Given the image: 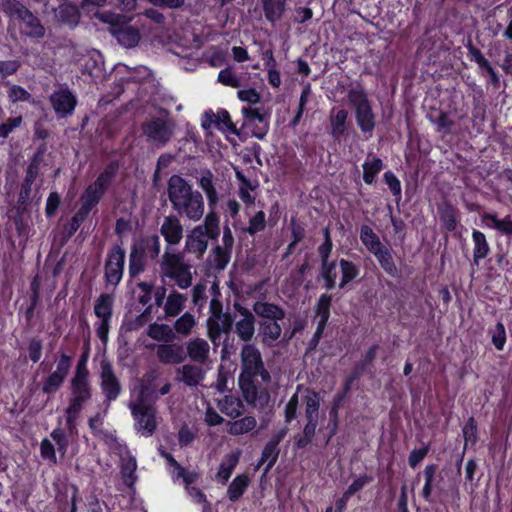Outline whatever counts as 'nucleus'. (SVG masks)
Segmentation results:
<instances>
[{"mask_svg":"<svg viewBox=\"0 0 512 512\" xmlns=\"http://www.w3.org/2000/svg\"><path fill=\"white\" fill-rule=\"evenodd\" d=\"M227 432L233 436L246 434L255 429L257 421L253 416H245L234 421H227Z\"/></svg>","mask_w":512,"mask_h":512,"instance_id":"obj_36","label":"nucleus"},{"mask_svg":"<svg viewBox=\"0 0 512 512\" xmlns=\"http://www.w3.org/2000/svg\"><path fill=\"white\" fill-rule=\"evenodd\" d=\"M489 334L491 335V342L493 346L498 351H502L507 339L504 324L500 321L497 322L493 328L489 329Z\"/></svg>","mask_w":512,"mask_h":512,"instance_id":"obj_54","label":"nucleus"},{"mask_svg":"<svg viewBox=\"0 0 512 512\" xmlns=\"http://www.w3.org/2000/svg\"><path fill=\"white\" fill-rule=\"evenodd\" d=\"M250 479L246 474L237 475L229 484L227 496L231 502H237L249 486Z\"/></svg>","mask_w":512,"mask_h":512,"instance_id":"obj_39","label":"nucleus"},{"mask_svg":"<svg viewBox=\"0 0 512 512\" xmlns=\"http://www.w3.org/2000/svg\"><path fill=\"white\" fill-rule=\"evenodd\" d=\"M244 126L251 129L252 136L263 140L269 131V116L258 108L243 107Z\"/></svg>","mask_w":512,"mask_h":512,"instance_id":"obj_12","label":"nucleus"},{"mask_svg":"<svg viewBox=\"0 0 512 512\" xmlns=\"http://www.w3.org/2000/svg\"><path fill=\"white\" fill-rule=\"evenodd\" d=\"M50 436L56 442L58 451L64 456L69 446V438L66 432L61 428H55Z\"/></svg>","mask_w":512,"mask_h":512,"instance_id":"obj_62","label":"nucleus"},{"mask_svg":"<svg viewBox=\"0 0 512 512\" xmlns=\"http://www.w3.org/2000/svg\"><path fill=\"white\" fill-rule=\"evenodd\" d=\"M70 395L66 409L81 411L93 397V386L90 379L71 378L69 381Z\"/></svg>","mask_w":512,"mask_h":512,"instance_id":"obj_11","label":"nucleus"},{"mask_svg":"<svg viewBox=\"0 0 512 512\" xmlns=\"http://www.w3.org/2000/svg\"><path fill=\"white\" fill-rule=\"evenodd\" d=\"M462 432L465 439L464 449H466L468 443H471L472 445L476 444L478 440V429L477 423L473 417H470L466 421L462 428Z\"/></svg>","mask_w":512,"mask_h":512,"instance_id":"obj_56","label":"nucleus"},{"mask_svg":"<svg viewBox=\"0 0 512 512\" xmlns=\"http://www.w3.org/2000/svg\"><path fill=\"white\" fill-rule=\"evenodd\" d=\"M279 454V447H275L266 443L262 450L261 458L259 460L257 467H260L261 465L267 462V465L264 469V474L268 473L277 462Z\"/></svg>","mask_w":512,"mask_h":512,"instance_id":"obj_51","label":"nucleus"},{"mask_svg":"<svg viewBox=\"0 0 512 512\" xmlns=\"http://www.w3.org/2000/svg\"><path fill=\"white\" fill-rule=\"evenodd\" d=\"M255 318L240 319L235 323V333L245 344H250L255 333Z\"/></svg>","mask_w":512,"mask_h":512,"instance_id":"obj_48","label":"nucleus"},{"mask_svg":"<svg viewBox=\"0 0 512 512\" xmlns=\"http://www.w3.org/2000/svg\"><path fill=\"white\" fill-rule=\"evenodd\" d=\"M49 101L55 113L61 117L71 115L77 106L76 96L67 87L54 91Z\"/></svg>","mask_w":512,"mask_h":512,"instance_id":"obj_13","label":"nucleus"},{"mask_svg":"<svg viewBox=\"0 0 512 512\" xmlns=\"http://www.w3.org/2000/svg\"><path fill=\"white\" fill-rule=\"evenodd\" d=\"M4 13L22 24L21 33L30 38H42L45 28L40 19L19 0H1Z\"/></svg>","mask_w":512,"mask_h":512,"instance_id":"obj_4","label":"nucleus"},{"mask_svg":"<svg viewBox=\"0 0 512 512\" xmlns=\"http://www.w3.org/2000/svg\"><path fill=\"white\" fill-rule=\"evenodd\" d=\"M161 252L160 236L157 233L143 234L135 239L130 248L128 272L131 279L142 274L148 260H157Z\"/></svg>","mask_w":512,"mask_h":512,"instance_id":"obj_2","label":"nucleus"},{"mask_svg":"<svg viewBox=\"0 0 512 512\" xmlns=\"http://www.w3.org/2000/svg\"><path fill=\"white\" fill-rule=\"evenodd\" d=\"M181 377L179 380L189 387H196L205 378L204 370L196 365L185 364L179 370Z\"/></svg>","mask_w":512,"mask_h":512,"instance_id":"obj_33","label":"nucleus"},{"mask_svg":"<svg viewBox=\"0 0 512 512\" xmlns=\"http://www.w3.org/2000/svg\"><path fill=\"white\" fill-rule=\"evenodd\" d=\"M166 248L162 256L161 270L166 277L173 276L174 273L181 270L186 264L183 263V256L180 253H172Z\"/></svg>","mask_w":512,"mask_h":512,"instance_id":"obj_31","label":"nucleus"},{"mask_svg":"<svg viewBox=\"0 0 512 512\" xmlns=\"http://www.w3.org/2000/svg\"><path fill=\"white\" fill-rule=\"evenodd\" d=\"M55 362L56 369L42 382V392L47 395H54L62 387L71 370L73 357L62 352Z\"/></svg>","mask_w":512,"mask_h":512,"instance_id":"obj_8","label":"nucleus"},{"mask_svg":"<svg viewBox=\"0 0 512 512\" xmlns=\"http://www.w3.org/2000/svg\"><path fill=\"white\" fill-rule=\"evenodd\" d=\"M194 326V316L189 312H186L176 320L174 324V329L179 334L188 335Z\"/></svg>","mask_w":512,"mask_h":512,"instance_id":"obj_55","label":"nucleus"},{"mask_svg":"<svg viewBox=\"0 0 512 512\" xmlns=\"http://www.w3.org/2000/svg\"><path fill=\"white\" fill-rule=\"evenodd\" d=\"M126 251L120 244H114L107 252L104 262L105 286L116 288L124 276Z\"/></svg>","mask_w":512,"mask_h":512,"instance_id":"obj_7","label":"nucleus"},{"mask_svg":"<svg viewBox=\"0 0 512 512\" xmlns=\"http://www.w3.org/2000/svg\"><path fill=\"white\" fill-rule=\"evenodd\" d=\"M100 369V388L105 398L106 408H108L110 403L116 401L120 396L122 386L109 360H101Z\"/></svg>","mask_w":512,"mask_h":512,"instance_id":"obj_9","label":"nucleus"},{"mask_svg":"<svg viewBox=\"0 0 512 512\" xmlns=\"http://www.w3.org/2000/svg\"><path fill=\"white\" fill-rule=\"evenodd\" d=\"M57 18L61 24L73 29L79 24L81 13L75 4L67 2L59 6Z\"/></svg>","mask_w":512,"mask_h":512,"instance_id":"obj_25","label":"nucleus"},{"mask_svg":"<svg viewBox=\"0 0 512 512\" xmlns=\"http://www.w3.org/2000/svg\"><path fill=\"white\" fill-rule=\"evenodd\" d=\"M266 218L265 213L262 210L257 211L248 222V226L243 230L251 236H254L258 232L265 230Z\"/></svg>","mask_w":512,"mask_h":512,"instance_id":"obj_52","label":"nucleus"},{"mask_svg":"<svg viewBox=\"0 0 512 512\" xmlns=\"http://www.w3.org/2000/svg\"><path fill=\"white\" fill-rule=\"evenodd\" d=\"M173 279L177 286L181 289H187L192 285V274L190 271V266L186 265L181 270L174 273L173 276L169 277Z\"/></svg>","mask_w":512,"mask_h":512,"instance_id":"obj_60","label":"nucleus"},{"mask_svg":"<svg viewBox=\"0 0 512 512\" xmlns=\"http://www.w3.org/2000/svg\"><path fill=\"white\" fill-rule=\"evenodd\" d=\"M156 355L158 360L165 365L180 364L186 360V353L183 345L176 343L159 345Z\"/></svg>","mask_w":512,"mask_h":512,"instance_id":"obj_17","label":"nucleus"},{"mask_svg":"<svg viewBox=\"0 0 512 512\" xmlns=\"http://www.w3.org/2000/svg\"><path fill=\"white\" fill-rule=\"evenodd\" d=\"M347 98L355 110V119L360 131L371 136L376 121L367 93L363 89L352 88L348 91Z\"/></svg>","mask_w":512,"mask_h":512,"instance_id":"obj_5","label":"nucleus"},{"mask_svg":"<svg viewBox=\"0 0 512 512\" xmlns=\"http://www.w3.org/2000/svg\"><path fill=\"white\" fill-rule=\"evenodd\" d=\"M253 312L263 318V321L283 320L286 316L281 306L266 301H256L253 304Z\"/></svg>","mask_w":512,"mask_h":512,"instance_id":"obj_20","label":"nucleus"},{"mask_svg":"<svg viewBox=\"0 0 512 512\" xmlns=\"http://www.w3.org/2000/svg\"><path fill=\"white\" fill-rule=\"evenodd\" d=\"M440 215V221L443 224V227L448 232L455 231L458 223L457 219V211L458 209L454 207L451 203H445L442 207L438 209Z\"/></svg>","mask_w":512,"mask_h":512,"instance_id":"obj_41","label":"nucleus"},{"mask_svg":"<svg viewBox=\"0 0 512 512\" xmlns=\"http://www.w3.org/2000/svg\"><path fill=\"white\" fill-rule=\"evenodd\" d=\"M111 30L118 43L126 48H133L138 45L141 35L138 28L127 23H113Z\"/></svg>","mask_w":512,"mask_h":512,"instance_id":"obj_15","label":"nucleus"},{"mask_svg":"<svg viewBox=\"0 0 512 512\" xmlns=\"http://www.w3.org/2000/svg\"><path fill=\"white\" fill-rule=\"evenodd\" d=\"M438 471L437 464H428L425 466L423 470L424 477V485L421 490V497L425 502L432 503L434 502L433 498V490L435 488V479Z\"/></svg>","mask_w":512,"mask_h":512,"instance_id":"obj_29","label":"nucleus"},{"mask_svg":"<svg viewBox=\"0 0 512 512\" xmlns=\"http://www.w3.org/2000/svg\"><path fill=\"white\" fill-rule=\"evenodd\" d=\"M374 256L377 258L381 268L385 271L387 275H389L392 278H399L401 276V272L396 266L391 250L389 248H383Z\"/></svg>","mask_w":512,"mask_h":512,"instance_id":"obj_38","label":"nucleus"},{"mask_svg":"<svg viewBox=\"0 0 512 512\" xmlns=\"http://www.w3.org/2000/svg\"><path fill=\"white\" fill-rule=\"evenodd\" d=\"M82 74L88 75L92 80L100 79L104 74L103 56L98 51L88 54L82 65Z\"/></svg>","mask_w":512,"mask_h":512,"instance_id":"obj_21","label":"nucleus"},{"mask_svg":"<svg viewBox=\"0 0 512 512\" xmlns=\"http://www.w3.org/2000/svg\"><path fill=\"white\" fill-rule=\"evenodd\" d=\"M87 218L88 217H86L77 210L75 214L72 216L70 222L66 223L63 227V232L66 238H71Z\"/></svg>","mask_w":512,"mask_h":512,"instance_id":"obj_59","label":"nucleus"},{"mask_svg":"<svg viewBox=\"0 0 512 512\" xmlns=\"http://www.w3.org/2000/svg\"><path fill=\"white\" fill-rule=\"evenodd\" d=\"M305 404V417L306 418H317L320 407V396L319 393L312 389H307V395L304 396Z\"/></svg>","mask_w":512,"mask_h":512,"instance_id":"obj_49","label":"nucleus"},{"mask_svg":"<svg viewBox=\"0 0 512 512\" xmlns=\"http://www.w3.org/2000/svg\"><path fill=\"white\" fill-rule=\"evenodd\" d=\"M472 241L474 244L472 266H478L480 261L489 255L490 245L485 234L477 229L472 231Z\"/></svg>","mask_w":512,"mask_h":512,"instance_id":"obj_28","label":"nucleus"},{"mask_svg":"<svg viewBox=\"0 0 512 512\" xmlns=\"http://www.w3.org/2000/svg\"><path fill=\"white\" fill-rule=\"evenodd\" d=\"M130 409L135 420V429L142 436H152L157 427L156 411L153 405L146 403H131Z\"/></svg>","mask_w":512,"mask_h":512,"instance_id":"obj_10","label":"nucleus"},{"mask_svg":"<svg viewBox=\"0 0 512 512\" xmlns=\"http://www.w3.org/2000/svg\"><path fill=\"white\" fill-rule=\"evenodd\" d=\"M239 462V453L227 454L224 460L219 466L217 476L221 479V482L225 484L231 477L234 469Z\"/></svg>","mask_w":512,"mask_h":512,"instance_id":"obj_45","label":"nucleus"},{"mask_svg":"<svg viewBox=\"0 0 512 512\" xmlns=\"http://www.w3.org/2000/svg\"><path fill=\"white\" fill-rule=\"evenodd\" d=\"M307 423L303 428V433L301 436L296 437L294 441L295 449H305L309 444L312 443L313 438L316 434V429L318 425L317 418H306Z\"/></svg>","mask_w":512,"mask_h":512,"instance_id":"obj_40","label":"nucleus"},{"mask_svg":"<svg viewBox=\"0 0 512 512\" xmlns=\"http://www.w3.org/2000/svg\"><path fill=\"white\" fill-rule=\"evenodd\" d=\"M332 295L322 293L314 306L315 317L317 318V326L326 329L331 315Z\"/></svg>","mask_w":512,"mask_h":512,"instance_id":"obj_24","label":"nucleus"},{"mask_svg":"<svg viewBox=\"0 0 512 512\" xmlns=\"http://www.w3.org/2000/svg\"><path fill=\"white\" fill-rule=\"evenodd\" d=\"M378 344H374L368 348L359 362L356 363L349 375L344 379V384L352 388L354 382L367 372L368 367L373 363L376 358Z\"/></svg>","mask_w":512,"mask_h":512,"instance_id":"obj_18","label":"nucleus"},{"mask_svg":"<svg viewBox=\"0 0 512 512\" xmlns=\"http://www.w3.org/2000/svg\"><path fill=\"white\" fill-rule=\"evenodd\" d=\"M113 294L102 293L96 299L94 304V314L99 319L112 320L113 316Z\"/></svg>","mask_w":512,"mask_h":512,"instance_id":"obj_35","label":"nucleus"},{"mask_svg":"<svg viewBox=\"0 0 512 512\" xmlns=\"http://www.w3.org/2000/svg\"><path fill=\"white\" fill-rule=\"evenodd\" d=\"M430 451V443L423 444L422 447L413 449L408 456V464L415 469L420 462L428 455Z\"/></svg>","mask_w":512,"mask_h":512,"instance_id":"obj_63","label":"nucleus"},{"mask_svg":"<svg viewBox=\"0 0 512 512\" xmlns=\"http://www.w3.org/2000/svg\"><path fill=\"white\" fill-rule=\"evenodd\" d=\"M147 335L156 341H171L175 338L172 328L167 324L152 323L148 326Z\"/></svg>","mask_w":512,"mask_h":512,"instance_id":"obj_47","label":"nucleus"},{"mask_svg":"<svg viewBox=\"0 0 512 512\" xmlns=\"http://www.w3.org/2000/svg\"><path fill=\"white\" fill-rule=\"evenodd\" d=\"M323 242L318 247V254L320 256L321 262L330 261V255L333 249V242L330 234V229L328 227L323 230Z\"/></svg>","mask_w":512,"mask_h":512,"instance_id":"obj_57","label":"nucleus"},{"mask_svg":"<svg viewBox=\"0 0 512 512\" xmlns=\"http://www.w3.org/2000/svg\"><path fill=\"white\" fill-rule=\"evenodd\" d=\"M338 264L341 270V280L338 287L343 289L359 276L360 268L354 262L344 258H341Z\"/></svg>","mask_w":512,"mask_h":512,"instance_id":"obj_37","label":"nucleus"},{"mask_svg":"<svg viewBox=\"0 0 512 512\" xmlns=\"http://www.w3.org/2000/svg\"><path fill=\"white\" fill-rule=\"evenodd\" d=\"M158 399V395L156 392L155 385L151 382L143 384L140 388L137 402L136 403H146L155 402Z\"/></svg>","mask_w":512,"mask_h":512,"instance_id":"obj_58","label":"nucleus"},{"mask_svg":"<svg viewBox=\"0 0 512 512\" xmlns=\"http://www.w3.org/2000/svg\"><path fill=\"white\" fill-rule=\"evenodd\" d=\"M167 196L172 209L179 217L198 221L204 214V199L193 185L178 174L170 176L167 182Z\"/></svg>","mask_w":512,"mask_h":512,"instance_id":"obj_1","label":"nucleus"},{"mask_svg":"<svg viewBox=\"0 0 512 512\" xmlns=\"http://www.w3.org/2000/svg\"><path fill=\"white\" fill-rule=\"evenodd\" d=\"M280 320H269L259 322V334L263 345L271 347L279 340L282 334Z\"/></svg>","mask_w":512,"mask_h":512,"instance_id":"obj_23","label":"nucleus"},{"mask_svg":"<svg viewBox=\"0 0 512 512\" xmlns=\"http://www.w3.org/2000/svg\"><path fill=\"white\" fill-rule=\"evenodd\" d=\"M264 363L260 350L254 344H245L241 349V372L238 385L248 401H255L258 396L256 371Z\"/></svg>","mask_w":512,"mask_h":512,"instance_id":"obj_3","label":"nucleus"},{"mask_svg":"<svg viewBox=\"0 0 512 512\" xmlns=\"http://www.w3.org/2000/svg\"><path fill=\"white\" fill-rule=\"evenodd\" d=\"M185 302H186V297L183 294L178 293L176 291H172L168 295L165 306H164V311H165L166 316L175 317V316L179 315L184 308Z\"/></svg>","mask_w":512,"mask_h":512,"instance_id":"obj_42","label":"nucleus"},{"mask_svg":"<svg viewBox=\"0 0 512 512\" xmlns=\"http://www.w3.org/2000/svg\"><path fill=\"white\" fill-rule=\"evenodd\" d=\"M160 234L164 237L167 247L178 245L183 238V227L178 216H166L160 227Z\"/></svg>","mask_w":512,"mask_h":512,"instance_id":"obj_14","label":"nucleus"},{"mask_svg":"<svg viewBox=\"0 0 512 512\" xmlns=\"http://www.w3.org/2000/svg\"><path fill=\"white\" fill-rule=\"evenodd\" d=\"M208 236L201 226H196L186 238V249L190 253L203 254L208 246Z\"/></svg>","mask_w":512,"mask_h":512,"instance_id":"obj_27","label":"nucleus"},{"mask_svg":"<svg viewBox=\"0 0 512 512\" xmlns=\"http://www.w3.org/2000/svg\"><path fill=\"white\" fill-rule=\"evenodd\" d=\"M186 357L199 364H205L209 358L210 347L206 340L195 338L190 340L186 346Z\"/></svg>","mask_w":512,"mask_h":512,"instance_id":"obj_22","label":"nucleus"},{"mask_svg":"<svg viewBox=\"0 0 512 512\" xmlns=\"http://www.w3.org/2000/svg\"><path fill=\"white\" fill-rule=\"evenodd\" d=\"M363 168V181L367 185H372L376 182L378 174L383 170L384 168V162L379 157H371L369 154L367 158L365 159L364 163L362 164Z\"/></svg>","mask_w":512,"mask_h":512,"instance_id":"obj_30","label":"nucleus"},{"mask_svg":"<svg viewBox=\"0 0 512 512\" xmlns=\"http://www.w3.org/2000/svg\"><path fill=\"white\" fill-rule=\"evenodd\" d=\"M220 220L215 210H209L204 219V224L200 225L203 232L211 240L218 239L220 235Z\"/></svg>","mask_w":512,"mask_h":512,"instance_id":"obj_43","label":"nucleus"},{"mask_svg":"<svg viewBox=\"0 0 512 512\" xmlns=\"http://www.w3.org/2000/svg\"><path fill=\"white\" fill-rule=\"evenodd\" d=\"M265 19L276 24L286 11L287 0H260Z\"/></svg>","mask_w":512,"mask_h":512,"instance_id":"obj_26","label":"nucleus"},{"mask_svg":"<svg viewBox=\"0 0 512 512\" xmlns=\"http://www.w3.org/2000/svg\"><path fill=\"white\" fill-rule=\"evenodd\" d=\"M120 163L118 160H111L105 165L103 170L98 174L96 179L90 184L94 189L103 196L107 193L113 182L115 181Z\"/></svg>","mask_w":512,"mask_h":512,"instance_id":"obj_16","label":"nucleus"},{"mask_svg":"<svg viewBox=\"0 0 512 512\" xmlns=\"http://www.w3.org/2000/svg\"><path fill=\"white\" fill-rule=\"evenodd\" d=\"M486 110L487 106L484 101L483 92L480 91L479 93L475 94L473 96L472 100V118L473 121L476 124H483L486 120Z\"/></svg>","mask_w":512,"mask_h":512,"instance_id":"obj_50","label":"nucleus"},{"mask_svg":"<svg viewBox=\"0 0 512 512\" xmlns=\"http://www.w3.org/2000/svg\"><path fill=\"white\" fill-rule=\"evenodd\" d=\"M360 240L362 244L367 248V250L373 255L385 248V246L381 243L378 235L369 225L363 224L360 227Z\"/></svg>","mask_w":512,"mask_h":512,"instance_id":"obj_34","label":"nucleus"},{"mask_svg":"<svg viewBox=\"0 0 512 512\" xmlns=\"http://www.w3.org/2000/svg\"><path fill=\"white\" fill-rule=\"evenodd\" d=\"M337 261H323L320 265L319 278L323 281L322 287L326 291H331L336 287L337 279Z\"/></svg>","mask_w":512,"mask_h":512,"instance_id":"obj_32","label":"nucleus"},{"mask_svg":"<svg viewBox=\"0 0 512 512\" xmlns=\"http://www.w3.org/2000/svg\"><path fill=\"white\" fill-rule=\"evenodd\" d=\"M88 357H89V349L87 348L82 352L80 355L74 374L71 378H87L90 379V371L88 369L87 363H88Z\"/></svg>","mask_w":512,"mask_h":512,"instance_id":"obj_61","label":"nucleus"},{"mask_svg":"<svg viewBox=\"0 0 512 512\" xmlns=\"http://www.w3.org/2000/svg\"><path fill=\"white\" fill-rule=\"evenodd\" d=\"M175 123L172 119L166 117H151L144 121L141 125L143 135L147 141L164 147L173 137Z\"/></svg>","mask_w":512,"mask_h":512,"instance_id":"obj_6","label":"nucleus"},{"mask_svg":"<svg viewBox=\"0 0 512 512\" xmlns=\"http://www.w3.org/2000/svg\"><path fill=\"white\" fill-rule=\"evenodd\" d=\"M348 111L343 108H332L329 117V134L334 141H340L348 129Z\"/></svg>","mask_w":512,"mask_h":512,"instance_id":"obj_19","label":"nucleus"},{"mask_svg":"<svg viewBox=\"0 0 512 512\" xmlns=\"http://www.w3.org/2000/svg\"><path fill=\"white\" fill-rule=\"evenodd\" d=\"M45 153V146L41 145L37 148L36 152L33 154V156L30 159V162L27 166L26 172H25V180L34 181L37 179L39 172H40V166L43 161Z\"/></svg>","mask_w":512,"mask_h":512,"instance_id":"obj_46","label":"nucleus"},{"mask_svg":"<svg viewBox=\"0 0 512 512\" xmlns=\"http://www.w3.org/2000/svg\"><path fill=\"white\" fill-rule=\"evenodd\" d=\"M23 122L22 116L10 117L0 124V138L6 139Z\"/></svg>","mask_w":512,"mask_h":512,"instance_id":"obj_64","label":"nucleus"},{"mask_svg":"<svg viewBox=\"0 0 512 512\" xmlns=\"http://www.w3.org/2000/svg\"><path fill=\"white\" fill-rule=\"evenodd\" d=\"M219 409L226 416L235 419L241 416L243 404L235 397L225 396L224 399L219 402Z\"/></svg>","mask_w":512,"mask_h":512,"instance_id":"obj_44","label":"nucleus"},{"mask_svg":"<svg viewBox=\"0 0 512 512\" xmlns=\"http://www.w3.org/2000/svg\"><path fill=\"white\" fill-rule=\"evenodd\" d=\"M213 254V264L215 269L218 271L224 270L230 262L232 251L217 245L213 248Z\"/></svg>","mask_w":512,"mask_h":512,"instance_id":"obj_53","label":"nucleus"}]
</instances>
